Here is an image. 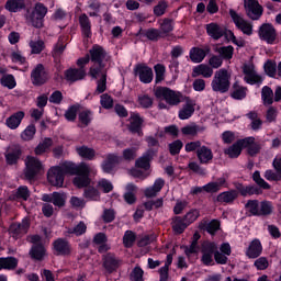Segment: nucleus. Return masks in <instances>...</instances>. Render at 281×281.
<instances>
[{
    "instance_id": "1",
    "label": "nucleus",
    "mask_w": 281,
    "mask_h": 281,
    "mask_svg": "<svg viewBox=\"0 0 281 281\" xmlns=\"http://www.w3.org/2000/svg\"><path fill=\"white\" fill-rule=\"evenodd\" d=\"M68 166L70 168V175H76L72 180V183L76 186V188H87V186L91 183L89 175H93V172H95V169H93L91 165L87 162H81L79 165L68 162Z\"/></svg>"
},
{
    "instance_id": "2",
    "label": "nucleus",
    "mask_w": 281,
    "mask_h": 281,
    "mask_svg": "<svg viewBox=\"0 0 281 281\" xmlns=\"http://www.w3.org/2000/svg\"><path fill=\"white\" fill-rule=\"evenodd\" d=\"M90 63H92V67L89 71H104L106 69V50L104 47L94 44L89 49Z\"/></svg>"
},
{
    "instance_id": "3",
    "label": "nucleus",
    "mask_w": 281,
    "mask_h": 281,
    "mask_svg": "<svg viewBox=\"0 0 281 281\" xmlns=\"http://www.w3.org/2000/svg\"><path fill=\"white\" fill-rule=\"evenodd\" d=\"M65 162L61 167H52L47 172V181L54 188H63L65 183V172L70 173L71 167Z\"/></svg>"
},
{
    "instance_id": "4",
    "label": "nucleus",
    "mask_w": 281,
    "mask_h": 281,
    "mask_svg": "<svg viewBox=\"0 0 281 281\" xmlns=\"http://www.w3.org/2000/svg\"><path fill=\"white\" fill-rule=\"evenodd\" d=\"M232 80V75L227 71H216L211 87L213 91H217L218 93H227L229 91V85Z\"/></svg>"
},
{
    "instance_id": "5",
    "label": "nucleus",
    "mask_w": 281,
    "mask_h": 281,
    "mask_svg": "<svg viewBox=\"0 0 281 281\" xmlns=\"http://www.w3.org/2000/svg\"><path fill=\"white\" fill-rule=\"evenodd\" d=\"M155 95L159 100H165L170 106H177V104L181 103V93L175 92L170 88H157Z\"/></svg>"
},
{
    "instance_id": "6",
    "label": "nucleus",
    "mask_w": 281,
    "mask_h": 281,
    "mask_svg": "<svg viewBox=\"0 0 281 281\" xmlns=\"http://www.w3.org/2000/svg\"><path fill=\"white\" fill-rule=\"evenodd\" d=\"M229 16L239 32H243L246 36H251V34H254V24L244 20L243 16H239L236 10L229 9Z\"/></svg>"
},
{
    "instance_id": "7",
    "label": "nucleus",
    "mask_w": 281,
    "mask_h": 281,
    "mask_svg": "<svg viewBox=\"0 0 281 281\" xmlns=\"http://www.w3.org/2000/svg\"><path fill=\"white\" fill-rule=\"evenodd\" d=\"M258 36L260 41H265L268 45H273L278 38V31L271 23H263L259 26Z\"/></svg>"
},
{
    "instance_id": "8",
    "label": "nucleus",
    "mask_w": 281,
    "mask_h": 281,
    "mask_svg": "<svg viewBox=\"0 0 281 281\" xmlns=\"http://www.w3.org/2000/svg\"><path fill=\"white\" fill-rule=\"evenodd\" d=\"M25 166H26V170H25L26 179H34L36 175H40V172H43L44 170L43 162L34 156L26 157Z\"/></svg>"
},
{
    "instance_id": "9",
    "label": "nucleus",
    "mask_w": 281,
    "mask_h": 281,
    "mask_svg": "<svg viewBox=\"0 0 281 281\" xmlns=\"http://www.w3.org/2000/svg\"><path fill=\"white\" fill-rule=\"evenodd\" d=\"M47 14V7L43 3H36L34 10L30 14L29 19L33 27L41 29L43 27V20Z\"/></svg>"
},
{
    "instance_id": "10",
    "label": "nucleus",
    "mask_w": 281,
    "mask_h": 281,
    "mask_svg": "<svg viewBox=\"0 0 281 281\" xmlns=\"http://www.w3.org/2000/svg\"><path fill=\"white\" fill-rule=\"evenodd\" d=\"M244 7L247 16L251 19V21H259V19L262 16V12H265L258 0H245Z\"/></svg>"
},
{
    "instance_id": "11",
    "label": "nucleus",
    "mask_w": 281,
    "mask_h": 281,
    "mask_svg": "<svg viewBox=\"0 0 281 281\" xmlns=\"http://www.w3.org/2000/svg\"><path fill=\"white\" fill-rule=\"evenodd\" d=\"M205 30L207 36L213 38V41H220V38H223V36L227 38V27H223L218 23L211 22L206 24Z\"/></svg>"
},
{
    "instance_id": "12",
    "label": "nucleus",
    "mask_w": 281,
    "mask_h": 281,
    "mask_svg": "<svg viewBox=\"0 0 281 281\" xmlns=\"http://www.w3.org/2000/svg\"><path fill=\"white\" fill-rule=\"evenodd\" d=\"M254 142V138H244L237 140L235 144H233L231 147L225 149V155H228L232 159H236L243 153V148H247L248 144H251Z\"/></svg>"
},
{
    "instance_id": "13",
    "label": "nucleus",
    "mask_w": 281,
    "mask_h": 281,
    "mask_svg": "<svg viewBox=\"0 0 281 281\" xmlns=\"http://www.w3.org/2000/svg\"><path fill=\"white\" fill-rule=\"evenodd\" d=\"M42 201L53 203L55 207H65V203H67V193L53 192L52 194H44Z\"/></svg>"
},
{
    "instance_id": "14",
    "label": "nucleus",
    "mask_w": 281,
    "mask_h": 281,
    "mask_svg": "<svg viewBox=\"0 0 281 281\" xmlns=\"http://www.w3.org/2000/svg\"><path fill=\"white\" fill-rule=\"evenodd\" d=\"M210 52H212L210 46H205L204 48L194 46L189 52V58L191 63H195V64L203 63V60H205V56H207Z\"/></svg>"
},
{
    "instance_id": "15",
    "label": "nucleus",
    "mask_w": 281,
    "mask_h": 281,
    "mask_svg": "<svg viewBox=\"0 0 281 281\" xmlns=\"http://www.w3.org/2000/svg\"><path fill=\"white\" fill-rule=\"evenodd\" d=\"M25 117V112L18 111L13 114H11L9 117L5 119V127L10 128V131H16L19 126H21V123L23 122Z\"/></svg>"
},
{
    "instance_id": "16",
    "label": "nucleus",
    "mask_w": 281,
    "mask_h": 281,
    "mask_svg": "<svg viewBox=\"0 0 281 281\" xmlns=\"http://www.w3.org/2000/svg\"><path fill=\"white\" fill-rule=\"evenodd\" d=\"M90 76L93 80H97L95 93H104L106 91V72L104 71H92Z\"/></svg>"
},
{
    "instance_id": "17",
    "label": "nucleus",
    "mask_w": 281,
    "mask_h": 281,
    "mask_svg": "<svg viewBox=\"0 0 281 281\" xmlns=\"http://www.w3.org/2000/svg\"><path fill=\"white\" fill-rule=\"evenodd\" d=\"M79 25L83 38H91V36H93V32L91 31V20L87 13H82L79 16Z\"/></svg>"
},
{
    "instance_id": "18",
    "label": "nucleus",
    "mask_w": 281,
    "mask_h": 281,
    "mask_svg": "<svg viewBox=\"0 0 281 281\" xmlns=\"http://www.w3.org/2000/svg\"><path fill=\"white\" fill-rule=\"evenodd\" d=\"M216 251V244L215 243H205L202 249V262L204 265H212L213 256Z\"/></svg>"
},
{
    "instance_id": "19",
    "label": "nucleus",
    "mask_w": 281,
    "mask_h": 281,
    "mask_svg": "<svg viewBox=\"0 0 281 281\" xmlns=\"http://www.w3.org/2000/svg\"><path fill=\"white\" fill-rule=\"evenodd\" d=\"M54 251L57 256H69L71 254V246L65 239H57L54 243Z\"/></svg>"
},
{
    "instance_id": "20",
    "label": "nucleus",
    "mask_w": 281,
    "mask_h": 281,
    "mask_svg": "<svg viewBox=\"0 0 281 281\" xmlns=\"http://www.w3.org/2000/svg\"><path fill=\"white\" fill-rule=\"evenodd\" d=\"M164 186H166V181H164V179H156L151 187L145 189V196H147L148 199L157 196L161 192Z\"/></svg>"
},
{
    "instance_id": "21",
    "label": "nucleus",
    "mask_w": 281,
    "mask_h": 281,
    "mask_svg": "<svg viewBox=\"0 0 281 281\" xmlns=\"http://www.w3.org/2000/svg\"><path fill=\"white\" fill-rule=\"evenodd\" d=\"M196 103L190 99H187L186 104L179 111V119L180 120H190L194 114V106Z\"/></svg>"
},
{
    "instance_id": "22",
    "label": "nucleus",
    "mask_w": 281,
    "mask_h": 281,
    "mask_svg": "<svg viewBox=\"0 0 281 281\" xmlns=\"http://www.w3.org/2000/svg\"><path fill=\"white\" fill-rule=\"evenodd\" d=\"M27 229H30L29 218H24L21 224H12L10 227V232L15 238H19V236L23 234H27Z\"/></svg>"
},
{
    "instance_id": "23",
    "label": "nucleus",
    "mask_w": 281,
    "mask_h": 281,
    "mask_svg": "<svg viewBox=\"0 0 281 281\" xmlns=\"http://www.w3.org/2000/svg\"><path fill=\"white\" fill-rule=\"evenodd\" d=\"M142 124H144L142 116L137 113H132L130 117V131L142 136Z\"/></svg>"
},
{
    "instance_id": "24",
    "label": "nucleus",
    "mask_w": 281,
    "mask_h": 281,
    "mask_svg": "<svg viewBox=\"0 0 281 281\" xmlns=\"http://www.w3.org/2000/svg\"><path fill=\"white\" fill-rule=\"evenodd\" d=\"M155 157V150H147L140 158L136 160V168H143V170H148L150 168V160Z\"/></svg>"
},
{
    "instance_id": "25",
    "label": "nucleus",
    "mask_w": 281,
    "mask_h": 281,
    "mask_svg": "<svg viewBox=\"0 0 281 281\" xmlns=\"http://www.w3.org/2000/svg\"><path fill=\"white\" fill-rule=\"evenodd\" d=\"M262 254V244H260V240L255 239L250 243L249 247L246 250V256L248 258H258Z\"/></svg>"
},
{
    "instance_id": "26",
    "label": "nucleus",
    "mask_w": 281,
    "mask_h": 281,
    "mask_svg": "<svg viewBox=\"0 0 281 281\" xmlns=\"http://www.w3.org/2000/svg\"><path fill=\"white\" fill-rule=\"evenodd\" d=\"M76 153L82 159H87L88 161H93L95 159V149L87 146H78L76 147Z\"/></svg>"
},
{
    "instance_id": "27",
    "label": "nucleus",
    "mask_w": 281,
    "mask_h": 281,
    "mask_svg": "<svg viewBox=\"0 0 281 281\" xmlns=\"http://www.w3.org/2000/svg\"><path fill=\"white\" fill-rule=\"evenodd\" d=\"M244 80L247 82V85H262L265 77L256 71H245Z\"/></svg>"
},
{
    "instance_id": "28",
    "label": "nucleus",
    "mask_w": 281,
    "mask_h": 281,
    "mask_svg": "<svg viewBox=\"0 0 281 281\" xmlns=\"http://www.w3.org/2000/svg\"><path fill=\"white\" fill-rule=\"evenodd\" d=\"M4 8L8 12H21V10H25V0H8Z\"/></svg>"
},
{
    "instance_id": "29",
    "label": "nucleus",
    "mask_w": 281,
    "mask_h": 281,
    "mask_svg": "<svg viewBox=\"0 0 281 281\" xmlns=\"http://www.w3.org/2000/svg\"><path fill=\"white\" fill-rule=\"evenodd\" d=\"M214 52L220 55L222 60H232L234 58V46L215 47Z\"/></svg>"
},
{
    "instance_id": "30",
    "label": "nucleus",
    "mask_w": 281,
    "mask_h": 281,
    "mask_svg": "<svg viewBox=\"0 0 281 281\" xmlns=\"http://www.w3.org/2000/svg\"><path fill=\"white\" fill-rule=\"evenodd\" d=\"M196 155L200 164H209L214 157V155L212 154V149L205 146L200 147L196 151Z\"/></svg>"
},
{
    "instance_id": "31",
    "label": "nucleus",
    "mask_w": 281,
    "mask_h": 281,
    "mask_svg": "<svg viewBox=\"0 0 281 281\" xmlns=\"http://www.w3.org/2000/svg\"><path fill=\"white\" fill-rule=\"evenodd\" d=\"M65 47H66L65 44H57L54 47L53 58H54V63L57 71L63 70V66L60 65V55L63 54V52H65Z\"/></svg>"
},
{
    "instance_id": "32",
    "label": "nucleus",
    "mask_w": 281,
    "mask_h": 281,
    "mask_svg": "<svg viewBox=\"0 0 281 281\" xmlns=\"http://www.w3.org/2000/svg\"><path fill=\"white\" fill-rule=\"evenodd\" d=\"M225 186V178H220L216 181L209 182L203 187L205 192L214 193L218 192Z\"/></svg>"
},
{
    "instance_id": "33",
    "label": "nucleus",
    "mask_w": 281,
    "mask_h": 281,
    "mask_svg": "<svg viewBox=\"0 0 281 281\" xmlns=\"http://www.w3.org/2000/svg\"><path fill=\"white\" fill-rule=\"evenodd\" d=\"M95 245H99V251L102 254L109 251L111 247L106 244V235L103 233H98L93 238Z\"/></svg>"
},
{
    "instance_id": "34",
    "label": "nucleus",
    "mask_w": 281,
    "mask_h": 281,
    "mask_svg": "<svg viewBox=\"0 0 281 281\" xmlns=\"http://www.w3.org/2000/svg\"><path fill=\"white\" fill-rule=\"evenodd\" d=\"M49 79V76H47V72L45 71H33L31 74V80L33 85L41 86L45 85L47 80Z\"/></svg>"
},
{
    "instance_id": "35",
    "label": "nucleus",
    "mask_w": 281,
    "mask_h": 281,
    "mask_svg": "<svg viewBox=\"0 0 281 281\" xmlns=\"http://www.w3.org/2000/svg\"><path fill=\"white\" fill-rule=\"evenodd\" d=\"M136 36H145L148 41H159V30L157 29H139Z\"/></svg>"
},
{
    "instance_id": "36",
    "label": "nucleus",
    "mask_w": 281,
    "mask_h": 281,
    "mask_svg": "<svg viewBox=\"0 0 281 281\" xmlns=\"http://www.w3.org/2000/svg\"><path fill=\"white\" fill-rule=\"evenodd\" d=\"M87 72L85 71H65L64 78L67 82H76L78 80H83L86 78Z\"/></svg>"
},
{
    "instance_id": "37",
    "label": "nucleus",
    "mask_w": 281,
    "mask_h": 281,
    "mask_svg": "<svg viewBox=\"0 0 281 281\" xmlns=\"http://www.w3.org/2000/svg\"><path fill=\"white\" fill-rule=\"evenodd\" d=\"M237 196H238V192L227 191L218 194L216 201L218 203H232V201H235Z\"/></svg>"
},
{
    "instance_id": "38",
    "label": "nucleus",
    "mask_w": 281,
    "mask_h": 281,
    "mask_svg": "<svg viewBox=\"0 0 281 281\" xmlns=\"http://www.w3.org/2000/svg\"><path fill=\"white\" fill-rule=\"evenodd\" d=\"M36 135V126L29 125L25 130L21 133L20 137L22 142H32L34 136Z\"/></svg>"
},
{
    "instance_id": "39",
    "label": "nucleus",
    "mask_w": 281,
    "mask_h": 281,
    "mask_svg": "<svg viewBox=\"0 0 281 281\" xmlns=\"http://www.w3.org/2000/svg\"><path fill=\"white\" fill-rule=\"evenodd\" d=\"M83 196L87 201H100V191L94 187H88L83 191Z\"/></svg>"
},
{
    "instance_id": "40",
    "label": "nucleus",
    "mask_w": 281,
    "mask_h": 281,
    "mask_svg": "<svg viewBox=\"0 0 281 281\" xmlns=\"http://www.w3.org/2000/svg\"><path fill=\"white\" fill-rule=\"evenodd\" d=\"M181 133L184 135V137H196V135H199V126L194 123H191L183 126L181 128Z\"/></svg>"
},
{
    "instance_id": "41",
    "label": "nucleus",
    "mask_w": 281,
    "mask_h": 281,
    "mask_svg": "<svg viewBox=\"0 0 281 281\" xmlns=\"http://www.w3.org/2000/svg\"><path fill=\"white\" fill-rule=\"evenodd\" d=\"M20 155H21V149L19 147H10L7 150V155H5L8 164H15Z\"/></svg>"
},
{
    "instance_id": "42",
    "label": "nucleus",
    "mask_w": 281,
    "mask_h": 281,
    "mask_svg": "<svg viewBox=\"0 0 281 281\" xmlns=\"http://www.w3.org/2000/svg\"><path fill=\"white\" fill-rule=\"evenodd\" d=\"M19 261L14 257L0 258V269H15Z\"/></svg>"
},
{
    "instance_id": "43",
    "label": "nucleus",
    "mask_w": 281,
    "mask_h": 281,
    "mask_svg": "<svg viewBox=\"0 0 281 281\" xmlns=\"http://www.w3.org/2000/svg\"><path fill=\"white\" fill-rule=\"evenodd\" d=\"M199 238H201V235H199V233H195L193 235V240L191 243V246L184 247V254L190 258V256H193V254H198L199 252V246H196V241L199 240Z\"/></svg>"
},
{
    "instance_id": "44",
    "label": "nucleus",
    "mask_w": 281,
    "mask_h": 281,
    "mask_svg": "<svg viewBox=\"0 0 281 281\" xmlns=\"http://www.w3.org/2000/svg\"><path fill=\"white\" fill-rule=\"evenodd\" d=\"M104 268L109 273H113L117 269V260L113 255H108L104 259Z\"/></svg>"
},
{
    "instance_id": "45",
    "label": "nucleus",
    "mask_w": 281,
    "mask_h": 281,
    "mask_svg": "<svg viewBox=\"0 0 281 281\" xmlns=\"http://www.w3.org/2000/svg\"><path fill=\"white\" fill-rule=\"evenodd\" d=\"M261 98L263 104H273V90L270 87L265 86L261 90Z\"/></svg>"
},
{
    "instance_id": "46",
    "label": "nucleus",
    "mask_w": 281,
    "mask_h": 281,
    "mask_svg": "<svg viewBox=\"0 0 281 281\" xmlns=\"http://www.w3.org/2000/svg\"><path fill=\"white\" fill-rule=\"evenodd\" d=\"M221 227V223L216 220H213L211 222H205L202 226V229H205L211 235H214V233L218 232Z\"/></svg>"
},
{
    "instance_id": "47",
    "label": "nucleus",
    "mask_w": 281,
    "mask_h": 281,
    "mask_svg": "<svg viewBox=\"0 0 281 281\" xmlns=\"http://www.w3.org/2000/svg\"><path fill=\"white\" fill-rule=\"evenodd\" d=\"M91 63V57L89 54H86L83 57L77 59V65L80 69L78 68H68L66 71H82L85 69V66L89 65Z\"/></svg>"
},
{
    "instance_id": "48",
    "label": "nucleus",
    "mask_w": 281,
    "mask_h": 281,
    "mask_svg": "<svg viewBox=\"0 0 281 281\" xmlns=\"http://www.w3.org/2000/svg\"><path fill=\"white\" fill-rule=\"evenodd\" d=\"M127 192L124 195V199L126 203L132 205V203H135V192H137V187L135 184H127L126 187Z\"/></svg>"
},
{
    "instance_id": "49",
    "label": "nucleus",
    "mask_w": 281,
    "mask_h": 281,
    "mask_svg": "<svg viewBox=\"0 0 281 281\" xmlns=\"http://www.w3.org/2000/svg\"><path fill=\"white\" fill-rule=\"evenodd\" d=\"M30 254L35 260H43L45 256V248L42 245H35L32 247Z\"/></svg>"
},
{
    "instance_id": "50",
    "label": "nucleus",
    "mask_w": 281,
    "mask_h": 281,
    "mask_svg": "<svg viewBox=\"0 0 281 281\" xmlns=\"http://www.w3.org/2000/svg\"><path fill=\"white\" fill-rule=\"evenodd\" d=\"M247 212H250L254 216H260V204L257 200H250L246 204Z\"/></svg>"
},
{
    "instance_id": "51",
    "label": "nucleus",
    "mask_w": 281,
    "mask_h": 281,
    "mask_svg": "<svg viewBox=\"0 0 281 281\" xmlns=\"http://www.w3.org/2000/svg\"><path fill=\"white\" fill-rule=\"evenodd\" d=\"M52 147V140L49 138H45L42 143H40L35 148V155H44Z\"/></svg>"
},
{
    "instance_id": "52",
    "label": "nucleus",
    "mask_w": 281,
    "mask_h": 281,
    "mask_svg": "<svg viewBox=\"0 0 281 281\" xmlns=\"http://www.w3.org/2000/svg\"><path fill=\"white\" fill-rule=\"evenodd\" d=\"M273 212V204L269 201H263L259 204V216H267Z\"/></svg>"
},
{
    "instance_id": "53",
    "label": "nucleus",
    "mask_w": 281,
    "mask_h": 281,
    "mask_svg": "<svg viewBox=\"0 0 281 281\" xmlns=\"http://www.w3.org/2000/svg\"><path fill=\"white\" fill-rule=\"evenodd\" d=\"M166 10H168V2L161 0L154 7L155 16H164L166 14Z\"/></svg>"
},
{
    "instance_id": "54",
    "label": "nucleus",
    "mask_w": 281,
    "mask_h": 281,
    "mask_svg": "<svg viewBox=\"0 0 281 281\" xmlns=\"http://www.w3.org/2000/svg\"><path fill=\"white\" fill-rule=\"evenodd\" d=\"M98 188L99 190H102L105 194H109V192H112L113 190V183L110 180L106 179H100L98 181Z\"/></svg>"
},
{
    "instance_id": "55",
    "label": "nucleus",
    "mask_w": 281,
    "mask_h": 281,
    "mask_svg": "<svg viewBox=\"0 0 281 281\" xmlns=\"http://www.w3.org/2000/svg\"><path fill=\"white\" fill-rule=\"evenodd\" d=\"M248 117L251 120L252 131H260V127L262 126V121L260 120V117H258V114L256 112H250L248 114Z\"/></svg>"
},
{
    "instance_id": "56",
    "label": "nucleus",
    "mask_w": 281,
    "mask_h": 281,
    "mask_svg": "<svg viewBox=\"0 0 281 281\" xmlns=\"http://www.w3.org/2000/svg\"><path fill=\"white\" fill-rule=\"evenodd\" d=\"M170 265H172V255L167 256L165 266L159 270L161 281L168 280V267H170Z\"/></svg>"
},
{
    "instance_id": "57",
    "label": "nucleus",
    "mask_w": 281,
    "mask_h": 281,
    "mask_svg": "<svg viewBox=\"0 0 281 281\" xmlns=\"http://www.w3.org/2000/svg\"><path fill=\"white\" fill-rule=\"evenodd\" d=\"M137 148H139V143H137L135 147L124 149L123 159H125V161H133V159H135V153L137 151Z\"/></svg>"
},
{
    "instance_id": "58",
    "label": "nucleus",
    "mask_w": 281,
    "mask_h": 281,
    "mask_svg": "<svg viewBox=\"0 0 281 281\" xmlns=\"http://www.w3.org/2000/svg\"><path fill=\"white\" fill-rule=\"evenodd\" d=\"M188 222L181 218H176L172 225L173 232H176V234H182V232L186 229V227H188Z\"/></svg>"
},
{
    "instance_id": "59",
    "label": "nucleus",
    "mask_w": 281,
    "mask_h": 281,
    "mask_svg": "<svg viewBox=\"0 0 281 281\" xmlns=\"http://www.w3.org/2000/svg\"><path fill=\"white\" fill-rule=\"evenodd\" d=\"M1 85L8 87V89H14V87H16V80H14V76L12 75H3Z\"/></svg>"
},
{
    "instance_id": "60",
    "label": "nucleus",
    "mask_w": 281,
    "mask_h": 281,
    "mask_svg": "<svg viewBox=\"0 0 281 281\" xmlns=\"http://www.w3.org/2000/svg\"><path fill=\"white\" fill-rule=\"evenodd\" d=\"M87 232V224L80 222L75 227L68 229V234H75V236H82Z\"/></svg>"
},
{
    "instance_id": "61",
    "label": "nucleus",
    "mask_w": 281,
    "mask_h": 281,
    "mask_svg": "<svg viewBox=\"0 0 281 281\" xmlns=\"http://www.w3.org/2000/svg\"><path fill=\"white\" fill-rule=\"evenodd\" d=\"M69 203H70L71 207H75V210H82V207H85V205H87V202L85 201V199L76 196V195L70 198Z\"/></svg>"
},
{
    "instance_id": "62",
    "label": "nucleus",
    "mask_w": 281,
    "mask_h": 281,
    "mask_svg": "<svg viewBox=\"0 0 281 281\" xmlns=\"http://www.w3.org/2000/svg\"><path fill=\"white\" fill-rule=\"evenodd\" d=\"M232 95L235 100H243L244 98H246L247 91L245 90V88L238 86V83H235Z\"/></svg>"
},
{
    "instance_id": "63",
    "label": "nucleus",
    "mask_w": 281,
    "mask_h": 281,
    "mask_svg": "<svg viewBox=\"0 0 281 281\" xmlns=\"http://www.w3.org/2000/svg\"><path fill=\"white\" fill-rule=\"evenodd\" d=\"M138 104L143 109H150L153 106V98L147 94H140L138 95Z\"/></svg>"
},
{
    "instance_id": "64",
    "label": "nucleus",
    "mask_w": 281,
    "mask_h": 281,
    "mask_svg": "<svg viewBox=\"0 0 281 281\" xmlns=\"http://www.w3.org/2000/svg\"><path fill=\"white\" fill-rule=\"evenodd\" d=\"M135 233L132 231H126L124 236H123V244L124 247H133V243H135Z\"/></svg>"
}]
</instances>
